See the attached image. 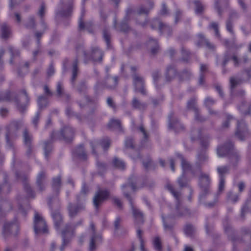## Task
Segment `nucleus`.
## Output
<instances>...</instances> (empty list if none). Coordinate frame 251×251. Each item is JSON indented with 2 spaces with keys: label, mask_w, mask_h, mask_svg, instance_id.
I'll return each mask as SVG.
<instances>
[{
  "label": "nucleus",
  "mask_w": 251,
  "mask_h": 251,
  "mask_svg": "<svg viewBox=\"0 0 251 251\" xmlns=\"http://www.w3.org/2000/svg\"><path fill=\"white\" fill-rule=\"evenodd\" d=\"M152 44L154 45L155 47L151 49V52L152 53L155 54L157 52V51L158 50V49H159L158 46L157 45V42L155 40H152V42H150L149 43V46L150 47H151Z\"/></svg>",
  "instance_id": "obj_40"
},
{
  "label": "nucleus",
  "mask_w": 251,
  "mask_h": 251,
  "mask_svg": "<svg viewBox=\"0 0 251 251\" xmlns=\"http://www.w3.org/2000/svg\"><path fill=\"white\" fill-rule=\"evenodd\" d=\"M228 149L226 146L220 147L217 149V153L220 157L224 156L228 151Z\"/></svg>",
  "instance_id": "obj_32"
},
{
  "label": "nucleus",
  "mask_w": 251,
  "mask_h": 251,
  "mask_svg": "<svg viewBox=\"0 0 251 251\" xmlns=\"http://www.w3.org/2000/svg\"><path fill=\"white\" fill-rule=\"evenodd\" d=\"M178 183L180 187H182L186 186L187 180L184 176V174H183L182 176L178 178Z\"/></svg>",
  "instance_id": "obj_39"
},
{
  "label": "nucleus",
  "mask_w": 251,
  "mask_h": 251,
  "mask_svg": "<svg viewBox=\"0 0 251 251\" xmlns=\"http://www.w3.org/2000/svg\"><path fill=\"white\" fill-rule=\"evenodd\" d=\"M239 82V80L236 79L233 77L230 78V83L231 88H234Z\"/></svg>",
  "instance_id": "obj_51"
},
{
  "label": "nucleus",
  "mask_w": 251,
  "mask_h": 251,
  "mask_svg": "<svg viewBox=\"0 0 251 251\" xmlns=\"http://www.w3.org/2000/svg\"><path fill=\"white\" fill-rule=\"evenodd\" d=\"M195 3L196 5V12L198 14L201 13L203 9V6L201 5V4L198 1H196Z\"/></svg>",
  "instance_id": "obj_49"
},
{
  "label": "nucleus",
  "mask_w": 251,
  "mask_h": 251,
  "mask_svg": "<svg viewBox=\"0 0 251 251\" xmlns=\"http://www.w3.org/2000/svg\"><path fill=\"white\" fill-rule=\"evenodd\" d=\"M187 107L189 109H193L195 112V119L200 122H203L205 121V119L200 116L199 113L198 109L196 106V100L194 99H191L188 101L187 104Z\"/></svg>",
  "instance_id": "obj_11"
},
{
  "label": "nucleus",
  "mask_w": 251,
  "mask_h": 251,
  "mask_svg": "<svg viewBox=\"0 0 251 251\" xmlns=\"http://www.w3.org/2000/svg\"><path fill=\"white\" fill-rule=\"evenodd\" d=\"M46 176L44 173H40L37 178V184L40 190H43L44 188V180Z\"/></svg>",
  "instance_id": "obj_21"
},
{
  "label": "nucleus",
  "mask_w": 251,
  "mask_h": 251,
  "mask_svg": "<svg viewBox=\"0 0 251 251\" xmlns=\"http://www.w3.org/2000/svg\"><path fill=\"white\" fill-rule=\"evenodd\" d=\"M139 129L140 131L143 133L144 138L147 139L148 138V134L146 132L144 127L142 125L140 126Z\"/></svg>",
  "instance_id": "obj_61"
},
{
  "label": "nucleus",
  "mask_w": 251,
  "mask_h": 251,
  "mask_svg": "<svg viewBox=\"0 0 251 251\" xmlns=\"http://www.w3.org/2000/svg\"><path fill=\"white\" fill-rule=\"evenodd\" d=\"M125 145L126 148H132L133 147L132 139L131 138L126 139Z\"/></svg>",
  "instance_id": "obj_59"
},
{
  "label": "nucleus",
  "mask_w": 251,
  "mask_h": 251,
  "mask_svg": "<svg viewBox=\"0 0 251 251\" xmlns=\"http://www.w3.org/2000/svg\"><path fill=\"white\" fill-rule=\"evenodd\" d=\"M200 38V41L198 44L200 46H205L209 49H213L214 46L211 43H210L206 39L204 38L202 35L200 34L199 35Z\"/></svg>",
  "instance_id": "obj_20"
},
{
  "label": "nucleus",
  "mask_w": 251,
  "mask_h": 251,
  "mask_svg": "<svg viewBox=\"0 0 251 251\" xmlns=\"http://www.w3.org/2000/svg\"><path fill=\"white\" fill-rule=\"evenodd\" d=\"M44 149L45 151V155L46 157H48V154L51 150V145L50 141H46L44 143Z\"/></svg>",
  "instance_id": "obj_30"
},
{
  "label": "nucleus",
  "mask_w": 251,
  "mask_h": 251,
  "mask_svg": "<svg viewBox=\"0 0 251 251\" xmlns=\"http://www.w3.org/2000/svg\"><path fill=\"white\" fill-rule=\"evenodd\" d=\"M90 145L92 149V153L96 156H97V153L96 150L99 148L100 143L98 141L95 140L91 141L90 142Z\"/></svg>",
  "instance_id": "obj_33"
},
{
  "label": "nucleus",
  "mask_w": 251,
  "mask_h": 251,
  "mask_svg": "<svg viewBox=\"0 0 251 251\" xmlns=\"http://www.w3.org/2000/svg\"><path fill=\"white\" fill-rule=\"evenodd\" d=\"M52 217L54 221L55 226L58 228L62 222V218L60 213L58 211H56L52 214Z\"/></svg>",
  "instance_id": "obj_25"
},
{
  "label": "nucleus",
  "mask_w": 251,
  "mask_h": 251,
  "mask_svg": "<svg viewBox=\"0 0 251 251\" xmlns=\"http://www.w3.org/2000/svg\"><path fill=\"white\" fill-rule=\"evenodd\" d=\"M34 227L36 233H46L47 226L43 217L37 212H35L34 220Z\"/></svg>",
  "instance_id": "obj_5"
},
{
  "label": "nucleus",
  "mask_w": 251,
  "mask_h": 251,
  "mask_svg": "<svg viewBox=\"0 0 251 251\" xmlns=\"http://www.w3.org/2000/svg\"><path fill=\"white\" fill-rule=\"evenodd\" d=\"M72 7H72V3L69 4L67 7V12H62V13H61V14L64 16H67L68 15H69L72 11Z\"/></svg>",
  "instance_id": "obj_57"
},
{
  "label": "nucleus",
  "mask_w": 251,
  "mask_h": 251,
  "mask_svg": "<svg viewBox=\"0 0 251 251\" xmlns=\"http://www.w3.org/2000/svg\"><path fill=\"white\" fill-rule=\"evenodd\" d=\"M191 75V73L188 71H183L180 75V79L182 80L188 79Z\"/></svg>",
  "instance_id": "obj_43"
},
{
  "label": "nucleus",
  "mask_w": 251,
  "mask_h": 251,
  "mask_svg": "<svg viewBox=\"0 0 251 251\" xmlns=\"http://www.w3.org/2000/svg\"><path fill=\"white\" fill-rule=\"evenodd\" d=\"M176 123L175 122V121H174V120L171 119L170 118L169 126L172 127H173L176 130H178V128H179V127L180 128H183L182 126L180 123H177V120L176 121Z\"/></svg>",
  "instance_id": "obj_34"
},
{
  "label": "nucleus",
  "mask_w": 251,
  "mask_h": 251,
  "mask_svg": "<svg viewBox=\"0 0 251 251\" xmlns=\"http://www.w3.org/2000/svg\"><path fill=\"white\" fill-rule=\"evenodd\" d=\"M137 236L139 238L140 242V248L141 251H146V250L145 249L144 247V240L142 238V231L140 229H138L137 230Z\"/></svg>",
  "instance_id": "obj_31"
},
{
  "label": "nucleus",
  "mask_w": 251,
  "mask_h": 251,
  "mask_svg": "<svg viewBox=\"0 0 251 251\" xmlns=\"http://www.w3.org/2000/svg\"><path fill=\"white\" fill-rule=\"evenodd\" d=\"M228 171V168L226 166L219 167L217 168V171L220 177H223V175L227 173Z\"/></svg>",
  "instance_id": "obj_36"
},
{
  "label": "nucleus",
  "mask_w": 251,
  "mask_h": 251,
  "mask_svg": "<svg viewBox=\"0 0 251 251\" xmlns=\"http://www.w3.org/2000/svg\"><path fill=\"white\" fill-rule=\"evenodd\" d=\"M42 102H46V99L44 96H40L38 99V103L41 108L43 107Z\"/></svg>",
  "instance_id": "obj_63"
},
{
  "label": "nucleus",
  "mask_w": 251,
  "mask_h": 251,
  "mask_svg": "<svg viewBox=\"0 0 251 251\" xmlns=\"http://www.w3.org/2000/svg\"><path fill=\"white\" fill-rule=\"evenodd\" d=\"M107 126L109 129H121V121L119 120L111 119L109 121Z\"/></svg>",
  "instance_id": "obj_22"
},
{
  "label": "nucleus",
  "mask_w": 251,
  "mask_h": 251,
  "mask_svg": "<svg viewBox=\"0 0 251 251\" xmlns=\"http://www.w3.org/2000/svg\"><path fill=\"white\" fill-rule=\"evenodd\" d=\"M110 196V193L106 190H99L93 198V203L96 208L98 209L102 203Z\"/></svg>",
  "instance_id": "obj_6"
},
{
  "label": "nucleus",
  "mask_w": 251,
  "mask_h": 251,
  "mask_svg": "<svg viewBox=\"0 0 251 251\" xmlns=\"http://www.w3.org/2000/svg\"><path fill=\"white\" fill-rule=\"evenodd\" d=\"M132 77L136 90L143 95H145L146 91L144 87V81L143 77L136 74L133 75Z\"/></svg>",
  "instance_id": "obj_7"
},
{
  "label": "nucleus",
  "mask_w": 251,
  "mask_h": 251,
  "mask_svg": "<svg viewBox=\"0 0 251 251\" xmlns=\"http://www.w3.org/2000/svg\"><path fill=\"white\" fill-rule=\"evenodd\" d=\"M19 227L15 223H6L3 226V234L5 237H7L10 234H16Z\"/></svg>",
  "instance_id": "obj_9"
},
{
  "label": "nucleus",
  "mask_w": 251,
  "mask_h": 251,
  "mask_svg": "<svg viewBox=\"0 0 251 251\" xmlns=\"http://www.w3.org/2000/svg\"><path fill=\"white\" fill-rule=\"evenodd\" d=\"M210 180L209 176L201 173L199 177V186L201 189V198L204 197L210 194Z\"/></svg>",
  "instance_id": "obj_4"
},
{
  "label": "nucleus",
  "mask_w": 251,
  "mask_h": 251,
  "mask_svg": "<svg viewBox=\"0 0 251 251\" xmlns=\"http://www.w3.org/2000/svg\"><path fill=\"white\" fill-rule=\"evenodd\" d=\"M167 189L172 194L174 197L176 198L177 202L176 213L174 216L175 218H179L182 216L186 215L188 214V211L187 209L184 207H182L180 205V196L181 195L179 192L176 191L174 189L173 186L168 183L166 185Z\"/></svg>",
  "instance_id": "obj_3"
},
{
  "label": "nucleus",
  "mask_w": 251,
  "mask_h": 251,
  "mask_svg": "<svg viewBox=\"0 0 251 251\" xmlns=\"http://www.w3.org/2000/svg\"><path fill=\"white\" fill-rule=\"evenodd\" d=\"M113 203L116 205L118 208H122V202L120 199L116 197H113L112 198Z\"/></svg>",
  "instance_id": "obj_45"
},
{
  "label": "nucleus",
  "mask_w": 251,
  "mask_h": 251,
  "mask_svg": "<svg viewBox=\"0 0 251 251\" xmlns=\"http://www.w3.org/2000/svg\"><path fill=\"white\" fill-rule=\"evenodd\" d=\"M54 73V69L52 65H50L47 71V74L49 76H50L53 75Z\"/></svg>",
  "instance_id": "obj_62"
},
{
  "label": "nucleus",
  "mask_w": 251,
  "mask_h": 251,
  "mask_svg": "<svg viewBox=\"0 0 251 251\" xmlns=\"http://www.w3.org/2000/svg\"><path fill=\"white\" fill-rule=\"evenodd\" d=\"M181 165L184 171L188 170L191 168L189 163L183 158L181 159Z\"/></svg>",
  "instance_id": "obj_46"
},
{
  "label": "nucleus",
  "mask_w": 251,
  "mask_h": 251,
  "mask_svg": "<svg viewBox=\"0 0 251 251\" xmlns=\"http://www.w3.org/2000/svg\"><path fill=\"white\" fill-rule=\"evenodd\" d=\"M2 101L14 102L19 111L23 112L29 103V98L25 90H22L17 98L15 94L6 91L0 93V101Z\"/></svg>",
  "instance_id": "obj_1"
},
{
  "label": "nucleus",
  "mask_w": 251,
  "mask_h": 251,
  "mask_svg": "<svg viewBox=\"0 0 251 251\" xmlns=\"http://www.w3.org/2000/svg\"><path fill=\"white\" fill-rule=\"evenodd\" d=\"M75 130L70 126H65L60 133V135L63 139L66 142L71 141L74 136Z\"/></svg>",
  "instance_id": "obj_10"
},
{
  "label": "nucleus",
  "mask_w": 251,
  "mask_h": 251,
  "mask_svg": "<svg viewBox=\"0 0 251 251\" xmlns=\"http://www.w3.org/2000/svg\"><path fill=\"white\" fill-rule=\"evenodd\" d=\"M73 228V227L72 225H67L66 226L65 229L62 231V235L64 241L65 240V237L67 234V233L72 231Z\"/></svg>",
  "instance_id": "obj_41"
},
{
  "label": "nucleus",
  "mask_w": 251,
  "mask_h": 251,
  "mask_svg": "<svg viewBox=\"0 0 251 251\" xmlns=\"http://www.w3.org/2000/svg\"><path fill=\"white\" fill-rule=\"evenodd\" d=\"M103 35L104 39L107 44V46H109V45L110 44V35L109 31L106 29H105L104 30H103Z\"/></svg>",
  "instance_id": "obj_38"
},
{
  "label": "nucleus",
  "mask_w": 251,
  "mask_h": 251,
  "mask_svg": "<svg viewBox=\"0 0 251 251\" xmlns=\"http://www.w3.org/2000/svg\"><path fill=\"white\" fill-rule=\"evenodd\" d=\"M90 57L94 62H100L102 59L103 54L98 48H95L92 50Z\"/></svg>",
  "instance_id": "obj_16"
},
{
  "label": "nucleus",
  "mask_w": 251,
  "mask_h": 251,
  "mask_svg": "<svg viewBox=\"0 0 251 251\" xmlns=\"http://www.w3.org/2000/svg\"><path fill=\"white\" fill-rule=\"evenodd\" d=\"M185 233L188 235H191L194 231V227L190 225H188L185 226L184 228Z\"/></svg>",
  "instance_id": "obj_37"
},
{
  "label": "nucleus",
  "mask_w": 251,
  "mask_h": 251,
  "mask_svg": "<svg viewBox=\"0 0 251 251\" xmlns=\"http://www.w3.org/2000/svg\"><path fill=\"white\" fill-rule=\"evenodd\" d=\"M113 163L114 166L120 169H124L126 165L125 163L118 158H114L113 161Z\"/></svg>",
  "instance_id": "obj_29"
},
{
  "label": "nucleus",
  "mask_w": 251,
  "mask_h": 251,
  "mask_svg": "<svg viewBox=\"0 0 251 251\" xmlns=\"http://www.w3.org/2000/svg\"><path fill=\"white\" fill-rule=\"evenodd\" d=\"M153 2L150 1L146 5L140 6L138 11L137 13L140 14H148L150 11L153 7Z\"/></svg>",
  "instance_id": "obj_18"
},
{
  "label": "nucleus",
  "mask_w": 251,
  "mask_h": 251,
  "mask_svg": "<svg viewBox=\"0 0 251 251\" xmlns=\"http://www.w3.org/2000/svg\"><path fill=\"white\" fill-rule=\"evenodd\" d=\"M151 25L152 29H156L158 28L161 32L170 30V27L162 23L158 19L152 20Z\"/></svg>",
  "instance_id": "obj_12"
},
{
  "label": "nucleus",
  "mask_w": 251,
  "mask_h": 251,
  "mask_svg": "<svg viewBox=\"0 0 251 251\" xmlns=\"http://www.w3.org/2000/svg\"><path fill=\"white\" fill-rule=\"evenodd\" d=\"M107 103L108 104V105L112 107L113 108L115 109V105L113 102V100L110 97H109L107 98Z\"/></svg>",
  "instance_id": "obj_64"
},
{
  "label": "nucleus",
  "mask_w": 251,
  "mask_h": 251,
  "mask_svg": "<svg viewBox=\"0 0 251 251\" xmlns=\"http://www.w3.org/2000/svg\"><path fill=\"white\" fill-rule=\"evenodd\" d=\"M91 235V241L89 245L90 251H94L96 249L95 242L97 239L100 238V236L96 233L95 226L93 223H91L90 228L88 229Z\"/></svg>",
  "instance_id": "obj_8"
},
{
  "label": "nucleus",
  "mask_w": 251,
  "mask_h": 251,
  "mask_svg": "<svg viewBox=\"0 0 251 251\" xmlns=\"http://www.w3.org/2000/svg\"><path fill=\"white\" fill-rule=\"evenodd\" d=\"M77 60H75L73 65V70H72V76L71 78V82L73 84H74L75 80L77 76L78 69L77 67Z\"/></svg>",
  "instance_id": "obj_23"
},
{
  "label": "nucleus",
  "mask_w": 251,
  "mask_h": 251,
  "mask_svg": "<svg viewBox=\"0 0 251 251\" xmlns=\"http://www.w3.org/2000/svg\"><path fill=\"white\" fill-rule=\"evenodd\" d=\"M1 37L2 39H7L11 36L10 27L5 23H3L0 25Z\"/></svg>",
  "instance_id": "obj_14"
},
{
  "label": "nucleus",
  "mask_w": 251,
  "mask_h": 251,
  "mask_svg": "<svg viewBox=\"0 0 251 251\" xmlns=\"http://www.w3.org/2000/svg\"><path fill=\"white\" fill-rule=\"evenodd\" d=\"M205 104L206 107H209L215 103V101L209 97H207L205 100Z\"/></svg>",
  "instance_id": "obj_52"
},
{
  "label": "nucleus",
  "mask_w": 251,
  "mask_h": 251,
  "mask_svg": "<svg viewBox=\"0 0 251 251\" xmlns=\"http://www.w3.org/2000/svg\"><path fill=\"white\" fill-rule=\"evenodd\" d=\"M122 220L120 217H118L116 218L114 223V226L115 230H117L120 227L121 223H122Z\"/></svg>",
  "instance_id": "obj_50"
},
{
  "label": "nucleus",
  "mask_w": 251,
  "mask_h": 251,
  "mask_svg": "<svg viewBox=\"0 0 251 251\" xmlns=\"http://www.w3.org/2000/svg\"><path fill=\"white\" fill-rule=\"evenodd\" d=\"M240 124H238V130L236 133V135L237 137L240 139L241 140H243L244 139L245 137V133H244L243 135L242 136V133H241V131H240Z\"/></svg>",
  "instance_id": "obj_58"
},
{
  "label": "nucleus",
  "mask_w": 251,
  "mask_h": 251,
  "mask_svg": "<svg viewBox=\"0 0 251 251\" xmlns=\"http://www.w3.org/2000/svg\"><path fill=\"white\" fill-rule=\"evenodd\" d=\"M210 27L211 28L215 30V34L216 36H219V32L218 30V24L213 22L211 23L210 25Z\"/></svg>",
  "instance_id": "obj_48"
},
{
  "label": "nucleus",
  "mask_w": 251,
  "mask_h": 251,
  "mask_svg": "<svg viewBox=\"0 0 251 251\" xmlns=\"http://www.w3.org/2000/svg\"><path fill=\"white\" fill-rule=\"evenodd\" d=\"M74 153L80 159L85 160L87 158V153L82 145H80L76 148Z\"/></svg>",
  "instance_id": "obj_19"
},
{
  "label": "nucleus",
  "mask_w": 251,
  "mask_h": 251,
  "mask_svg": "<svg viewBox=\"0 0 251 251\" xmlns=\"http://www.w3.org/2000/svg\"><path fill=\"white\" fill-rule=\"evenodd\" d=\"M225 186V179L224 177L221 176L220 179V182L219 185V191L222 192L224 190Z\"/></svg>",
  "instance_id": "obj_53"
},
{
  "label": "nucleus",
  "mask_w": 251,
  "mask_h": 251,
  "mask_svg": "<svg viewBox=\"0 0 251 251\" xmlns=\"http://www.w3.org/2000/svg\"><path fill=\"white\" fill-rule=\"evenodd\" d=\"M228 199L232 202H235L238 200V196L236 195H234L231 193H229L228 195Z\"/></svg>",
  "instance_id": "obj_56"
},
{
  "label": "nucleus",
  "mask_w": 251,
  "mask_h": 251,
  "mask_svg": "<svg viewBox=\"0 0 251 251\" xmlns=\"http://www.w3.org/2000/svg\"><path fill=\"white\" fill-rule=\"evenodd\" d=\"M61 185V177L60 176H58L56 177L53 178L52 181V187L54 188H57Z\"/></svg>",
  "instance_id": "obj_35"
},
{
  "label": "nucleus",
  "mask_w": 251,
  "mask_h": 251,
  "mask_svg": "<svg viewBox=\"0 0 251 251\" xmlns=\"http://www.w3.org/2000/svg\"><path fill=\"white\" fill-rule=\"evenodd\" d=\"M132 104L134 108L140 110L144 109L146 107V104L141 102L136 98L133 99Z\"/></svg>",
  "instance_id": "obj_27"
},
{
  "label": "nucleus",
  "mask_w": 251,
  "mask_h": 251,
  "mask_svg": "<svg viewBox=\"0 0 251 251\" xmlns=\"http://www.w3.org/2000/svg\"><path fill=\"white\" fill-rule=\"evenodd\" d=\"M23 138L24 143L28 148L27 154L29 155L32 152L31 143L32 139V136L26 129H25L23 132Z\"/></svg>",
  "instance_id": "obj_13"
},
{
  "label": "nucleus",
  "mask_w": 251,
  "mask_h": 251,
  "mask_svg": "<svg viewBox=\"0 0 251 251\" xmlns=\"http://www.w3.org/2000/svg\"><path fill=\"white\" fill-rule=\"evenodd\" d=\"M110 144V142L109 139L106 138L104 139L100 143L101 146L104 149V150H106L109 147Z\"/></svg>",
  "instance_id": "obj_47"
},
{
  "label": "nucleus",
  "mask_w": 251,
  "mask_h": 251,
  "mask_svg": "<svg viewBox=\"0 0 251 251\" xmlns=\"http://www.w3.org/2000/svg\"><path fill=\"white\" fill-rule=\"evenodd\" d=\"M232 59L234 62V66H238L241 64L246 63L247 62L248 58L247 56L245 55L241 59L239 60L237 56L235 54H234L232 57Z\"/></svg>",
  "instance_id": "obj_26"
},
{
  "label": "nucleus",
  "mask_w": 251,
  "mask_h": 251,
  "mask_svg": "<svg viewBox=\"0 0 251 251\" xmlns=\"http://www.w3.org/2000/svg\"><path fill=\"white\" fill-rule=\"evenodd\" d=\"M57 92L58 95L61 96L63 94V84L61 82H58L57 85Z\"/></svg>",
  "instance_id": "obj_55"
},
{
  "label": "nucleus",
  "mask_w": 251,
  "mask_h": 251,
  "mask_svg": "<svg viewBox=\"0 0 251 251\" xmlns=\"http://www.w3.org/2000/svg\"><path fill=\"white\" fill-rule=\"evenodd\" d=\"M122 189L124 196L130 202L132 210L133 215L135 218V223L136 224H143L144 220L142 213L140 211H138V210L133 206L131 197L129 194L127 193L129 190H131L133 191L135 190V187L134 185L133 184H131L123 185L122 186Z\"/></svg>",
  "instance_id": "obj_2"
},
{
  "label": "nucleus",
  "mask_w": 251,
  "mask_h": 251,
  "mask_svg": "<svg viewBox=\"0 0 251 251\" xmlns=\"http://www.w3.org/2000/svg\"><path fill=\"white\" fill-rule=\"evenodd\" d=\"M35 25V20L33 17H30L28 19V22L26 24V27L28 28H32L34 27Z\"/></svg>",
  "instance_id": "obj_44"
},
{
  "label": "nucleus",
  "mask_w": 251,
  "mask_h": 251,
  "mask_svg": "<svg viewBox=\"0 0 251 251\" xmlns=\"http://www.w3.org/2000/svg\"><path fill=\"white\" fill-rule=\"evenodd\" d=\"M23 125V122H22V121H14V122H12V125L16 129H18L21 127H22Z\"/></svg>",
  "instance_id": "obj_54"
},
{
  "label": "nucleus",
  "mask_w": 251,
  "mask_h": 251,
  "mask_svg": "<svg viewBox=\"0 0 251 251\" xmlns=\"http://www.w3.org/2000/svg\"><path fill=\"white\" fill-rule=\"evenodd\" d=\"M233 18V15L232 14L230 16L229 20L226 22V24L227 30L231 33H233V31L232 28V25L231 23V20Z\"/></svg>",
  "instance_id": "obj_42"
},
{
  "label": "nucleus",
  "mask_w": 251,
  "mask_h": 251,
  "mask_svg": "<svg viewBox=\"0 0 251 251\" xmlns=\"http://www.w3.org/2000/svg\"><path fill=\"white\" fill-rule=\"evenodd\" d=\"M176 75L175 69L173 67H169L167 69L166 77L168 80H170Z\"/></svg>",
  "instance_id": "obj_28"
},
{
  "label": "nucleus",
  "mask_w": 251,
  "mask_h": 251,
  "mask_svg": "<svg viewBox=\"0 0 251 251\" xmlns=\"http://www.w3.org/2000/svg\"><path fill=\"white\" fill-rule=\"evenodd\" d=\"M152 244L154 249L157 251H162V241L161 238L159 236H155L153 238Z\"/></svg>",
  "instance_id": "obj_24"
},
{
  "label": "nucleus",
  "mask_w": 251,
  "mask_h": 251,
  "mask_svg": "<svg viewBox=\"0 0 251 251\" xmlns=\"http://www.w3.org/2000/svg\"><path fill=\"white\" fill-rule=\"evenodd\" d=\"M118 81L117 77H107L105 80L104 84L107 88L113 89L116 87Z\"/></svg>",
  "instance_id": "obj_17"
},
{
  "label": "nucleus",
  "mask_w": 251,
  "mask_h": 251,
  "mask_svg": "<svg viewBox=\"0 0 251 251\" xmlns=\"http://www.w3.org/2000/svg\"><path fill=\"white\" fill-rule=\"evenodd\" d=\"M45 5L44 3H42L40 9L39 11V15L41 16V18H43L45 14Z\"/></svg>",
  "instance_id": "obj_60"
},
{
  "label": "nucleus",
  "mask_w": 251,
  "mask_h": 251,
  "mask_svg": "<svg viewBox=\"0 0 251 251\" xmlns=\"http://www.w3.org/2000/svg\"><path fill=\"white\" fill-rule=\"evenodd\" d=\"M83 208L82 206L70 203L68 206L69 215L71 218H74L77 213Z\"/></svg>",
  "instance_id": "obj_15"
}]
</instances>
